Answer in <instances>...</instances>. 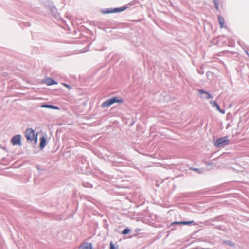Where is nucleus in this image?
I'll return each instance as SVG.
<instances>
[{"instance_id":"423d86ee","label":"nucleus","mask_w":249,"mask_h":249,"mask_svg":"<svg viewBox=\"0 0 249 249\" xmlns=\"http://www.w3.org/2000/svg\"><path fill=\"white\" fill-rule=\"evenodd\" d=\"M113 104L112 102V100H111V98L108 99L105 102H103L102 104V107L105 108V107H108L111 105Z\"/></svg>"},{"instance_id":"4468645a","label":"nucleus","mask_w":249,"mask_h":249,"mask_svg":"<svg viewBox=\"0 0 249 249\" xmlns=\"http://www.w3.org/2000/svg\"><path fill=\"white\" fill-rule=\"evenodd\" d=\"M213 2L214 3V7L215 8L218 10V9H219V6H218V0H213Z\"/></svg>"},{"instance_id":"6e6552de","label":"nucleus","mask_w":249,"mask_h":249,"mask_svg":"<svg viewBox=\"0 0 249 249\" xmlns=\"http://www.w3.org/2000/svg\"><path fill=\"white\" fill-rule=\"evenodd\" d=\"M46 143V139L45 138L44 136H42L40 140V148L41 149L43 148Z\"/></svg>"},{"instance_id":"9d476101","label":"nucleus","mask_w":249,"mask_h":249,"mask_svg":"<svg viewBox=\"0 0 249 249\" xmlns=\"http://www.w3.org/2000/svg\"><path fill=\"white\" fill-rule=\"evenodd\" d=\"M111 100H112V102L113 104L115 103H121L123 102V100L121 98H119L118 97H114L111 98Z\"/></svg>"},{"instance_id":"f03ea898","label":"nucleus","mask_w":249,"mask_h":249,"mask_svg":"<svg viewBox=\"0 0 249 249\" xmlns=\"http://www.w3.org/2000/svg\"><path fill=\"white\" fill-rule=\"evenodd\" d=\"M229 143V140L228 137L225 136L218 139L215 142V145L217 147H221L228 145Z\"/></svg>"},{"instance_id":"39448f33","label":"nucleus","mask_w":249,"mask_h":249,"mask_svg":"<svg viewBox=\"0 0 249 249\" xmlns=\"http://www.w3.org/2000/svg\"><path fill=\"white\" fill-rule=\"evenodd\" d=\"M125 8H126L125 7H124V8L120 7V8H116L113 9V10H109V9H107L106 10V11H105L104 13H116V12H121V11H123L124 10H125Z\"/></svg>"},{"instance_id":"f3484780","label":"nucleus","mask_w":249,"mask_h":249,"mask_svg":"<svg viewBox=\"0 0 249 249\" xmlns=\"http://www.w3.org/2000/svg\"><path fill=\"white\" fill-rule=\"evenodd\" d=\"M194 223L193 221H182V225H189Z\"/></svg>"},{"instance_id":"a211bd4d","label":"nucleus","mask_w":249,"mask_h":249,"mask_svg":"<svg viewBox=\"0 0 249 249\" xmlns=\"http://www.w3.org/2000/svg\"><path fill=\"white\" fill-rule=\"evenodd\" d=\"M171 225L172 226H175L176 225H182V221H180V222L176 221V222H174L172 223Z\"/></svg>"},{"instance_id":"5701e85b","label":"nucleus","mask_w":249,"mask_h":249,"mask_svg":"<svg viewBox=\"0 0 249 249\" xmlns=\"http://www.w3.org/2000/svg\"><path fill=\"white\" fill-rule=\"evenodd\" d=\"M246 53H247V54L248 55H249V54H248V52H247V51H246Z\"/></svg>"},{"instance_id":"1a4fd4ad","label":"nucleus","mask_w":249,"mask_h":249,"mask_svg":"<svg viewBox=\"0 0 249 249\" xmlns=\"http://www.w3.org/2000/svg\"><path fill=\"white\" fill-rule=\"evenodd\" d=\"M218 21H219V23L220 24V28H222L223 27V25L225 23V20H224V19L223 18L219 15L218 16Z\"/></svg>"},{"instance_id":"412c9836","label":"nucleus","mask_w":249,"mask_h":249,"mask_svg":"<svg viewBox=\"0 0 249 249\" xmlns=\"http://www.w3.org/2000/svg\"><path fill=\"white\" fill-rule=\"evenodd\" d=\"M65 87L70 88V86L66 84H63Z\"/></svg>"},{"instance_id":"f257e3e1","label":"nucleus","mask_w":249,"mask_h":249,"mask_svg":"<svg viewBox=\"0 0 249 249\" xmlns=\"http://www.w3.org/2000/svg\"><path fill=\"white\" fill-rule=\"evenodd\" d=\"M25 136L30 142H33L36 144L37 142V134H35L34 130L32 128H28L25 130Z\"/></svg>"},{"instance_id":"f8f14e48","label":"nucleus","mask_w":249,"mask_h":249,"mask_svg":"<svg viewBox=\"0 0 249 249\" xmlns=\"http://www.w3.org/2000/svg\"><path fill=\"white\" fill-rule=\"evenodd\" d=\"M210 103L212 104V106L213 107H216L217 110L219 109L220 108L217 103L215 101H211Z\"/></svg>"},{"instance_id":"0eeeda50","label":"nucleus","mask_w":249,"mask_h":249,"mask_svg":"<svg viewBox=\"0 0 249 249\" xmlns=\"http://www.w3.org/2000/svg\"><path fill=\"white\" fill-rule=\"evenodd\" d=\"M42 108H48L50 109L59 110V108L57 106L49 104H43L41 106Z\"/></svg>"},{"instance_id":"20e7f679","label":"nucleus","mask_w":249,"mask_h":249,"mask_svg":"<svg viewBox=\"0 0 249 249\" xmlns=\"http://www.w3.org/2000/svg\"><path fill=\"white\" fill-rule=\"evenodd\" d=\"M199 92L200 94H205L204 95H203L201 96L202 98H205L207 99L213 98V96H212V95L211 94H210L208 92L205 91L204 90L199 89Z\"/></svg>"},{"instance_id":"aec40b11","label":"nucleus","mask_w":249,"mask_h":249,"mask_svg":"<svg viewBox=\"0 0 249 249\" xmlns=\"http://www.w3.org/2000/svg\"><path fill=\"white\" fill-rule=\"evenodd\" d=\"M220 112L222 113V114L225 113V110L223 109H221L220 108L218 110Z\"/></svg>"},{"instance_id":"9b49d317","label":"nucleus","mask_w":249,"mask_h":249,"mask_svg":"<svg viewBox=\"0 0 249 249\" xmlns=\"http://www.w3.org/2000/svg\"><path fill=\"white\" fill-rule=\"evenodd\" d=\"M45 82L48 85H52L53 84H57V83L55 81H54L53 79L50 78H47Z\"/></svg>"},{"instance_id":"4be33fe9","label":"nucleus","mask_w":249,"mask_h":249,"mask_svg":"<svg viewBox=\"0 0 249 249\" xmlns=\"http://www.w3.org/2000/svg\"><path fill=\"white\" fill-rule=\"evenodd\" d=\"M194 170H195V171H198V172L199 171V169H197V168H195V169H194Z\"/></svg>"},{"instance_id":"7ed1b4c3","label":"nucleus","mask_w":249,"mask_h":249,"mask_svg":"<svg viewBox=\"0 0 249 249\" xmlns=\"http://www.w3.org/2000/svg\"><path fill=\"white\" fill-rule=\"evenodd\" d=\"M11 142L13 145L21 146V136L19 134L14 136L11 139Z\"/></svg>"},{"instance_id":"dca6fc26","label":"nucleus","mask_w":249,"mask_h":249,"mask_svg":"<svg viewBox=\"0 0 249 249\" xmlns=\"http://www.w3.org/2000/svg\"><path fill=\"white\" fill-rule=\"evenodd\" d=\"M82 249H92V245L91 243H89L86 246H84Z\"/></svg>"},{"instance_id":"ddd939ff","label":"nucleus","mask_w":249,"mask_h":249,"mask_svg":"<svg viewBox=\"0 0 249 249\" xmlns=\"http://www.w3.org/2000/svg\"><path fill=\"white\" fill-rule=\"evenodd\" d=\"M223 243L230 246L232 247L234 246V244L230 240H225L223 241Z\"/></svg>"},{"instance_id":"6ab92c4d","label":"nucleus","mask_w":249,"mask_h":249,"mask_svg":"<svg viewBox=\"0 0 249 249\" xmlns=\"http://www.w3.org/2000/svg\"><path fill=\"white\" fill-rule=\"evenodd\" d=\"M110 249H116L112 242L110 243Z\"/></svg>"},{"instance_id":"2eb2a0df","label":"nucleus","mask_w":249,"mask_h":249,"mask_svg":"<svg viewBox=\"0 0 249 249\" xmlns=\"http://www.w3.org/2000/svg\"><path fill=\"white\" fill-rule=\"evenodd\" d=\"M130 231V230L128 228H125L124 229L122 232V233L123 234H128Z\"/></svg>"}]
</instances>
